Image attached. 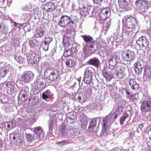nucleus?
<instances>
[{
	"instance_id": "1",
	"label": "nucleus",
	"mask_w": 151,
	"mask_h": 151,
	"mask_svg": "<svg viewBox=\"0 0 151 151\" xmlns=\"http://www.w3.org/2000/svg\"><path fill=\"white\" fill-rule=\"evenodd\" d=\"M123 27L122 33L124 35L131 36L135 31L138 22L136 19L132 17L126 16L122 19Z\"/></svg>"
},
{
	"instance_id": "2",
	"label": "nucleus",
	"mask_w": 151,
	"mask_h": 151,
	"mask_svg": "<svg viewBox=\"0 0 151 151\" xmlns=\"http://www.w3.org/2000/svg\"><path fill=\"white\" fill-rule=\"evenodd\" d=\"M81 37L86 43L83 47V52L85 55L88 56L99 50V43L95 41L92 37L88 35H81Z\"/></svg>"
},
{
	"instance_id": "3",
	"label": "nucleus",
	"mask_w": 151,
	"mask_h": 151,
	"mask_svg": "<svg viewBox=\"0 0 151 151\" xmlns=\"http://www.w3.org/2000/svg\"><path fill=\"white\" fill-rule=\"evenodd\" d=\"M78 19L76 17H70L67 15H62L59 22V25L63 28L69 26L71 29H73L76 26Z\"/></svg>"
},
{
	"instance_id": "4",
	"label": "nucleus",
	"mask_w": 151,
	"mask_h": 151,
	"mask_svg": "<svg viewBox=\"0 0 151 151\" xmlns=\"http://www.w3.org/2000/svg\"><path fill=\"white\" fill-rule=\"evenodd\" d=\"M60 75V72L55 68H49L45 70L44 72V76L45 78L48 80L49 83H52L55 81Z\"/></svg>"
},
{
	"instance_id": "5",
	"label": "nucleus",
	"mask_w": 151,
	"mask_h": 151,
	"mask_svg": "<svg viewBox=\"0 0 151 151\" xmlns=\"http://www.w3.org/2000/svg\"><path fill=\"white\" fill-rule=\"evenodd\" d=\"M115 114V113L111 112L103 119L102 122V130L100 134L101 136L106 135L107 134L109 127L113 121V116Z\"/></svg>"
},
{
	"instance_id": "6",
	"label": "nucleus",
	"mask_w": 151,
	"mask_h": 151,
	"mask_svg": "<svg viewBox=\"0 0 151 151\" xmlns=\"http://www.w3.org/2000/svg\"><path fill=\"white\" fill-rule=\"evenodd\" d=\"M135 4L136 9L141 13L146 12L149 8L148 1L146 0H137Z\"/></svg>"
},
{
	"instance_id": "7",
	"label": "nucleus",
	"mask_w": 151,
	"mask_h": 151,
	"mask_svg": "<svg viewBox=\"0 0 151 151\" xmlns=\"http://www.w3.org/2000/svg\"><path fill=\"white\" fill-rule=\"evenodd\" d=\"M34 74L31 71H25L21 75L19 82L22 85L30 82L33 79Z\"/></svg>"
},
{
	"instance_id": "8",
	"label": "nucleus",
	"mask_w": 151,
	"mask_h": 151,
	"mask_svg": "<svg viewBox=\"0 0 151 151\" xmlns=\"http://www.w3.org/2000/svg\"><path fill=\"white\" fill-rule=\"evenodd\" d=\"M121 55L122 60L125 62L130 61L135 57L134 52L129 50H125L123 51Z\"/></svg>"
},
{
	"instance_id": "9",
	"label": "nucleus",
	"mask_w": 151,
	"mask_h": 151,
	"mask_svg": "<svg viewBox=\"0 0 151 151\" xmlns=\"http://www.w3.org/2000/svg\"><path fill=\"white\" fill-rule=\"evenodd\" d=\"M34 84L37 86V88L34 90L36 91L37 89L38 91H41L44 89L46 86V84L44 79L42 77L38 76Z\"/></svg>"
},
{
	"instance_id": "10",
	"label": "nucleus",
	"mask_w": 151,
	"mask_h": 151,
	"mask_svg": "<svg viewBox=\"0 0 151 151\" xmlns=\"http://www.w3.org/2000/svg\"><path fill=\"white\" fill-rule=\"evenodd\" d=\"M136 43L141 50L145 49L148 47L149 42L147 38L144 36H142L136 41Z\"/></svg>"
},
{
	"instance_id": "11",
	"label": "nucleus",
	"mask_w": 151,
	"mask_h": 151,
	"mask_svg": "<svg viewBox=\"0 0 151 151\" xmlns=\"http://www.w3.org/2000/svg\"><path fill=\"white\" fill-rule=\"evenodd\" d=\"M29 95L28 87H25L24 89L21 90L19 92L18 99L20 101H25L27 99Z\"/></svg>"
},
{
	"instance_id": "12",
	"label": "nucleus",
	"mask_w": 151,
	"mask_h": 151,
	"mask_svg": "<svg viewBox=\"0 0 151 151\" xmlns=\"http://www.w3.org/2000/svg\"><path fill=\"white\" fill-rule=\"evenodd\" d=\"M9 69V65L4 62L0 63V77L3 78L7 73Z\"/></svg>"
},
{
	"instance_id": "13",
	"label": "nucleus",
	"mask_w": 151,
	"mask_h": 151,
	"mask_svg": "<svg viewBox=\"0 0 151 151\" xmlns=\"http://www.w3.org/2000/svg\"><path fill=\"white\" fill-rule=\"evenodd\" d=\"M9 138L14 142L17 146L19 145L22 142L23 139L19 137V134L14 132L10 134Z\"/></svg>"
},
{
	"instance_id": "14",
	"label": "nucleus",
	"mask_w": 151,
	"mask_h": 151,
	"mask_svg": "<svg viewBox=\"0 0 151 151\" xmlns=\"http://www.w3.org/2000/svg\"><path fill=\"white\" fill-rule=\"evenodd\" d=\"M119 60L116 55H114L111 57L108 60L109 63V68L111 70L114 69L116 67L117 63L119 61Z\"/></svg>"
},
{
	"instance_id": "15",
	"label": "nucleus",
	"mask_w": 151,
	"mask_h": 151,
	"mask_svg": "<svg viewBox=\"0 0 151 151\" xmlns=\"http://www.w3.org/2000/svg\"><path fill=\"white\" fill-rule=\"evenodd\" d=\"M27 58L28 63L32 64L38 63L40 60L38 55L32 53H30L27 56Z\"/></svg>"
},
{
	"instance_id": "16",
	"label": "nucleus",
	"mask_w": 151,
	"mask_h": 151,
	"mask_svg": "<svg viewBox=\"0 0 151 151\" xmlns=\"http://www.w3.org/2000/svg\"><path fill=\"white\" fill-rule=\"evenodd\" d=\"M115 68L114 73L117 78H121L125 76V68L122 65H118Z\"/></svg>"
},
{
	"instance_id": "17",
	"label": "nucleus",
	"mask_w": 151,
	"mask_h": 151,
	"mask_svg": "<svg viewBox=\"0 0 151 151\" xmlns=\"http://www.w3.org/2000/svg\"><path fill=\"white\" fill-rule=\"evenodd\" d=\"M98 118H93L89 124L88 130L90 132H96L99 129V128L96 127Z\"/></svg>"
},
{
	"instance_id": "18",
	"label": "nucleus",
	"mask_w": 151,
	"mask_h": 151,
	"mask_svg": "<svg viewBox=\"0 0 151 151\" xmlns=\"http://www.w3.org/2000/svg\"><path fill=\"white\" fill-rule=\"evenodd\" d=\"M142 111L144 112L151 111V100L147 99L142 103L141 107Z\"/></svg>"
},
{
	"instance_id": "19",
	"label": "nucleus",
	"mask_w": 151,
	"mask_h": 151,
	"mask_svg": "<svg viewBox=\"0 0 151 151\" xmlns=\"http://www.w3.org/2000/svg\"><path fill=\"white\" fill-rule=\"evenodd\" d=\"M110 8L106 7L102 9L99 14L100 19L104 20L106 18L110 16Z\"/></svg>"
},
{
	"instance_id": "20",
	"label": "nucleus",
	"mask_w": 151,
	"mask_h": 151,
	"mask_svg": "<svg viewBox=\"0 0 151 151\" xmlns=\"http://www.w3.org/2000/svg\"><path fill=\"white\" fill-rule=\"evenodd\" d=\"M102 73L103 76L107 82L110 81L113 78V74L107 71V67H104V68L102 70Z\"/></svg>"
},
{
	"instance_id": "21",
	"label": "nucleus",
	"mask_w": 151,
	"mask_h": 151,
	"mask_svg": "<svg viewBox=\"0 0 151 151\" xmlns=\"http://www.w3.org/2000/svg\"><path fill=\"white\" fill-rule=\"evenodd\" d=\"M93 11L86 7H83L81 9V13L82 16L84 15L85 17L87 16L90 17L94 15Z\"/></svg>"
},
{
	"instance_id": "22",
	"label": "nucleus",
	"mask_w": 151,
	"mask_h": 151,
	"mask_svg": "<svg viewBox=\"0 0 151 151\" xmlns=\"http://www.w3.org/2000/svg\"><path fill=\"white\" fill-rule=\"evenodd\" d=\"M56 6L54 3L51 2H47L44 6V9L47 12H52L55 9Z\"/></svg>"
},
{
	"instance_id": "23",
	"label": "nucleus",
	"mask_w": 151,
	"mask_h": 151,
	"mask_svg": "<svg viewBox=\"0 0 151 151\" xmlns=\"http://www.w3.org/2000/svg\"><path fill=\"white\" fill-rule=\"evenodd\" d=\"M129 85L134 91H137L139 89V84L137 82L136 80L132 78L129 80Z\"/></svg>"
},
{
	"instance_id": "24",
	"label": "nucleus",
	"mask_w": 151,
	"mask_h": 151,
	"mask_svg": "<svg viewBox=\"0 0 151 151\" xmlns=\"http://www.w3.org/2000/svg\"><path fill=\"white\" fill-rule=\"evenodd\" d=\"M34 132L40 139H42L44 137V134L41 127L39 126L35 127Z\"/></svg>"
},
{
	"instance_id": "25",
	"label": "nucleus",
	"mask_w": 151,
	"mask_h": 151,
	"mask_svg": "<svg viewBox=\"0 0 151 151\" xmlns=\"http://www.w3.org/2000/svg\"><path fill=\"white\" fill-rule=\"evenodd\" d=\"M88 64L92 65L98 68L99 67L100 62L97 57H95L90 59L87 62Z\"/></svg>"
},
{
	"instance_id": "26",
	"label": "nucleus",
	"mask_w": 151,
	"mask_h": 151,
	"mask_svg": "<svg viewBox=\"0 0 151 151\" xmlns=\"http://www.w3.org/2000/svg\"><path fill=\"white\" fill-rule=\"evenodd\" d=\"M45 34V30L43 28H40L36 30L34 36L36 38H41L43 37Z\"/></svg>"
},
{
	"instance_id": "27",
	"label": "nucleus",
	"mask_w": 151,
	"mask_h": 151,
	"mask_svg": "<svg viewBox=\"0 0 151 151\" xmlns=\"http://www.w3.org/2000/svg\"><path fill=\"white\" fill-rule=\"evenodd\" d=\"M94 72L93 68L88 66L85 69L84 76L93 78Z\"/></svg>"
},
{
	"instance_id": "28",
	"label": "nucleus",
	"mask_w": 151,
	"mask_h": 151,
	"mask_svg": "<svg viewBox=\"0 0 151 151\" xmlns=\"http://www.w3.org/2000/svg\"><path fill=\"white\" fill-rule=\"evenodd\" d=\"M70 35L68 34H65L63 39V43L65 47H67L70 45Z\"/></svg>"
},
{
	"instance_id": "29",
	"label": "nucleus",
	"mask_w": 151,
	"mask_h": 151,
	"mask_svg": "<svg viewBox=\"0 0 151 151\" xmlns=\"http://www.w3.org/2000/svg\"><path fill=\"white\" fill-rule=\"evenodd\" d=\"M68 126L65 125H62L60 128V132L63 137H67L68 136Z\"/></svg>"
},
{
	"instance_id": "30",
	"label": "nucleus",
	"mask_w": 151,
	"mask_h": 151,
	"mask_svg": "<svg viewBox=\"0 0 151 151\" xmlns=\"http://www.w3.org/2000/svg\"><path fill=\"white\" fill-rule=\"evenodd\" d=\"M68 136H74L77 135L78 133V128L73 127L71 126H68Z\"/></svg>"
},
{
	"instance_id": "31",
	"label": "nucleus",
	"mask_w": 151,
	"mask_h": 151,
	"mask_svg": "<svg viewBox=\"0 0 151 151\" xmlns=\"http://www.w3.org/2000/svg\"><path fill=\"white\" fill-rule=\"evenodd\" d=\"M134 70L136 73L139 74L142 70L143 67L139 62L135 63L134 64Z\"/></svg>"
},
{
	"instance_id": "32",
	"label": "nucleus",
	"mask_w": 151,
	"mask_h": 151,
	"mask_svg": "<svg viewBox=\"0 0 151 151\" xmlns=\"http://www.w3.org/2000/svg\"><path fill=\"white\" fill-rule=\"evenodd\" d=\"M65 63L67 66L69 68L73 67L75 66L76 64L75 60L70 58H67L66 60Z\"/></svg>"
},
{
	"instance_id": "33",
	"label": "nucleus",
	"mask_w": 151,
	"mask_h": 151,
	"mask_svg": "<svg viewBox=\"0 0 151 151\" xmlns=\"http://www.w3.org/2000/svg\"><path fill=\"white\" fill-rule=\"evenodd\" d=\"M114 40L116 42H121L123 39V37L122 35L119 34L118 32L116 33H114L113 35Z\"/></svg>"
},
{
	"instance_id": "34",
	"label": "nucleus",
	"mask_w": 151,
	"mask_h": 151,
	"mask_svg": "<svg viewBox=\"0 0 151 151\" xmlns=\"http://www.w3.org/2000/svg\"><path fill=\"white\" fill-rule=\"evenodd\" d=\"M143 78L146 80L151 78V66L145 69Z\"/></svg>"
},
{
	"instance_id": "35",
	"label": "nucleus",
	"mask_w": 151,
	"mask_h": 151,
	"mask_svg": "<svg viewBox=\"0 0 151 151\" xmlns=\"http://www.w3.org/2000/svg\"><path fill=\"white\" fill-rule=\"evenodd\" d=\"M8 31L7 27L4 25L2 22H0V33L6 34Z\"/></svg>"
},
{
	"instance_id": "36",
	"label": "nucleus",
	"mask_w": 151,
	"mask_h": 151,
	"mask_svg": "<svg viewBox=\"0 0 151 151\" xmlns=\"http://www.w3.org/2000/svg\"><path fill=\"white\" fill-rule=\"evenodd\" d=\"M118 3L119 6L122 9L126 7L128 4L126 0H118Z\"/></svg>"
},
{
	"instance_id": "37",
	"label": "nucleus",
	"mask_w": 151,
	"mask_h": 151,
	"mask_svg": "<svg viewBox=\"0 0 151 151\" xmlns=\"http://www.w3.org/2000/svg\"><path fill=\"white\" fill-rule=\"evenodd\" d=\"M4 86L5 88H8L10 89L11 91H13L15 88L14 85L13 83L10 81H6V82L4 83Z\"/></svg>"
},
{
	"instance_id": "38",
	"label": "nucleus",
	"mask_w": 151,
	"mask_h": 151,
	"mask_svg": "<svg viewBox=\"0 0 151 151\" xmlns=\"http://www.w3.org/2000/svg\"><path fill=\"white\" fill-rule=\"evenodd\" d=\"M72 141L70 139H68L62 140L57 142V144L61 146L67 145L72 143Z\"/></svg>"
},
{
	"instance_id": "39",
	"label": "nucleus",
	"mask_w": 151,
	"mask_h": 151,
	"mask_svg": "<svg viewBox=\"0 0 151 151\" xmlns=\"http://www.w3.org/2000/svg\"><path fill=\"white\" fill-rule=\"evenodd\" d=\"M129 117V114L126 112L124 113L123 115L119 119V122L121 125H123L124 124V122L125 120Z\"/></svg>"
},
{
	"instance_id": "40",
	"label": "nucleus",
	"mask_w": 151,
	"mask_h": 151,
	"mask_svg": "<svg viewBox=\"0 0 151 151\" xmlns=\"http://www.w3.org/2000/svg\"><path fill=\"white\" fill-rule=\"evenodd\" d=\"M110 22L109 20L106 21L104 20L103 24V30L107 32L109 29V27L110 25Z\"/></svg>"
},
{
	"instance_id": "41",
	"label": "nucleus",
	"mask_w": 151,
	"mask_h": 151,
	"mask_svg": "<svg viewBox=\"0 0 151 151\" xmlns=\"http://www.w3.org/2000/svg\"><path fill=\"white\" fill-rule=\"evenodd\" d=\"M76 113L71 112L68 114V119L71 120H75L76 119Z\"/></svg>"
},
{
	"instance_id": "42",
	"label": "nucleus",
	"mask_w": 151,
	"mask_h": 151,
	"mask_svg": "<svg viewBox=\"0 0 151 151\" xmlns=\"http://www.w3.org/2000/svg\"><path fill=\"white\" fill-rule=\"evenodd\" d=\"M80 46L78 44H76L75 45H73V46L70 48L72 54H73L77 52L78 50L80 49Z\"/></svg>"
},
{
	"instance_id": "43",
	"label": "nucleus",
	"mask_w": 151,
	"mask_h": 151,
	"mask_svg": "<svg viewBox=\"0 0 151 151\" xmlns=\"http://www.w3.org/2000/svg\"><path fill=\"white\" fill-rule=\"evenodd\" d=\"M14 58L17 63H24V59L21 56H14Z\"/></svg>"
},
{
	"instance_id": "44",
	"label": "nucleus",
	"mask_w": 151,
	"mask_h": 151,
	"mask_svg": "<svg viewBox=\"0 0 151 151\" xmlns=\"http://www.w3.org/2000/svg\"><path fill=\"white\" fill-rule=\"evenodd\" d=\"M40 8L37 5H34L33 8L31 12V14L33 15H37L39 12V9Z\"/></svg>"
},
{
	"instance_id": "45",
	"label": "nucleus",
	"mask_w": 151,
	"mask_h": 151,
	"mask_svg": "<svg viewBox=\"0 0 151 151\" xmlns=\"http://www.w3.org/2000/svg\"><path fill=\"white\" fill-rule=\"evenodd\" d=\"M127 101L126 100H121L118 104L119 106L118 108L117 109V110L119 109V110L120 109H122V108H124L126 105Z\"/></svg>"
},
{
	"instance_id": "46",
	"label": "nucleus",
	"mask_w": 151,
	"mask_h": 151,
	"mask_svg": "<svg viewBox=\"0 0 151 151\" xmlns=\"http://www.w3.org/2000/svg\"><path fill=\"white\" fill-rule=\"evenodd\" d=\"M93 78L84 76L83 79V81L86 84H89L90 83Z\"/></svg>"
},
{
	"instance_id": "47",
	"label": "nucleus",
	"mask_w": 151,
	"mask_h": 151,
	"mask_svg": "<svg viewBox=\"0 0 151 151\" xmlns=\"http://www.w3.org/2000/svg\"><path fill=\"white\" fill-rule=\"evenodd\" d=\"M54 125V124L53 120L52 119H49L48 122V125L50 132L52 131V130Z\"/></svg>"
},
{
	"instance_id": "48",
	"label": "nucleus",
	"mask_w": 151,
	"mask_h": 151,
	"mask_svg": "<svg viewBox=\"0 0 151 151\" xmlns=\"http://www.w3.org/2000/svg\"><path fill=\"white\" fill-rule=\"evenodd\" d=\"M103 0H93V3L94 4L98 5H99V9H97L94 6V11L95 10V9H96L97 11L98 10L99 11V9H101V2Z\"/></svg>"
},
{
	"instance_id": "49",
	"label": "nucleus",
	"mask_w": 151,
	"mask_h": 151,
	"mask_svg": "<svg viewBox=\"0 0 151 151\" xmlns=\"http://www.w3.org/2000/svg\"><path fill=\"white\" fill-rule=\"evenodd\" d=\"M13 25L14 26V27L16 28H18L19 29H21L22 27H25L26 26V24L24 23L19 24L16 22H14V24Z\"/></svg>"
},
{
	"instance_id": "50",
	"label": "nucleus",
	"mask_w": 151,
	"mask_h": 151,
	"mask_svg": "<svg viewBox=\"0 0 151 151\" xmlns=\"http://www.w3.org/2000/svg\"><path fill=\"white\" fill-rule=\"evenodd\" d=\"M49 46V44L44 42V41H42V42L41 47L43 49V50L45 51H46L48 49Z\"/></svg>"
},
{
	"instance_id": "51",
	"label": "nucleus",
	"mask_w": 151,
	"mask_h": 151,
	"mask_svg": "<svg viewBox=\"0 0 151 151\" xmlns=\"http://www.w3.org/2000/svg\"><path fill=\"white\" fill-rule=\"evenodd\" d=\"M22 9L24 11L27 10L28 11H32L31 5V4L24 5L22 7Z\"/></svg>"
},
{
	"instance_id": "52",
	"label": "nucleus",
	"mask_w": 151,
	"mask_h": 151,
	"mask_svg": "<svg viewBox=\"0 0 151 151\" xmlns=\"http://www.w3.org/2000/svg\"><path fill=\"white\" fill-rule=\"evenodd\" d=\"M111 9L114 13L117 14L118 13L119 8L118 7L117 5H116L114 3L112 5Z\"/></svg>"
},
{
	"instance_id": "53",
	"label": "nucleus",
	"mask_w": 151,
	"mask_h": 151,
	"mask_svg": "<svg viewBox=\"0 0 151 151\" xmlns=\"http://www.w3.org/2000/svg\"><path fill=\"white\" fill-rule=\"evenodd\" d=\"M139 98L138 95V94H134L131 95V97L129 99L131 101H135Z\"/></svg>"
},
{
	"instance_id": "54",
	"label": "nucleus",
	"mask_w": 151,
	"mask_h": 151,
	"mask_svg": "<svg viewBox=\"0 0 151 151\" xmlns=\"http://www.w3.org/2000/svg\"><path fill=\"white\" fill-rule=\"evenodd\" d=\"M26 139L27 142H31L34 139V137L33 134H27Z\"/></svg>"
},
{
	"instance_id": "55",
	"label": "nucleus",
	"mask_w": 151,
	"mask_h": 151,
	"mask_svg": "<svg viewBox=\"0 0 151 151\" xmlns=\"http://www.w3.org/2000/svg\"><path fill=\"white\" fill-rule=\"evenodd\" d=\"M72 54L71 51L70 49L68 50H65L63 55L65 57H68Z\"/></svg>"
},
{
	"instance_id": "56",
	"label": "nucleus",
	"mask_w": 151,
	"mask_h": 151,
	"mask_svg": "<svg viewBox=\"0 0 151 151\" xmlns=\"http://www.w3.org/2000/svg\"><path fill=\"white\" fill-rule=\"evenodd\" d=\"M86 97L85 98L83 97L82 94H80L78 96L77 99L79 102L81 103H83L86 100Z\"/></svg>"
},
{
	"instance_id": "57",
	"label": "nucleus",
	"mask_w": 151,
	"mask_h": 151,
	"mask_svg": "<svg viewBox=\"0 0 151 151\" xmlns=\"http://www.w3.org/2000/svg\"><path fill=\"white\" fill-rule=\"evenodd\" d=\"M92 89L90 88H87L86 91V98L87 97L90 96L91 95L92 93Z\"/></svg>"
},
{
	"instance_id": "58",
	"label": "nucleus",
	"mask_w": 151,
	"mask_h": 151,
	"mask_svg": "<svg viewBox=\"0 0 151 151\" xmlns=\"http://www.w3.org/2000/svg\"><path fill=\"white\" fill-rule=\"evenodd\" d=\"M52 40V38L51 37L47 36L45 37V40L43 41L49 44Z\"/></svg>"
},
{
	"instance_id": "59",
	"label": "nucleus",
	"mask_w": 151,
	"mask_h": 151,
	"mask_svg": "<svg viewBox=\"0 0 151 151\" xmlns=\"http://www.w3.org/2000/svg\"><path fill=\"white\" fill-rule=\"evenodd\" d=\"M124 91L126 95V98L127 99H129L131 97V94L129 92V90L125 88L124 89Z\"/></svg>"
},
{
	"instance_id": "60",
	"label": "nucleus",
	"mask_w": 151,
	"mask_h": 151,
	"mask_svg": "<svg viewBox=\"0 0 151 151\" xmlns=\"http://www.w3.org/2000/svg\"><path fill=\"white\" fill-rule=\"evenodd\" d=\"M147 144L148 146V150L151 151V139L150 138L147 139Z\"/></svg>"
},
{
	"instance_id": "61",
	"label": "nucleus",
	"mask_w": 151,
	"mask_h": 151,
	"mask_svg": "<svg viewBox=\"0 0 151 151\" xmlns=\"http://www.w3.org/2000/svg\"><path fill=\"white\" fill-rule=\"evenodd\" d=\"M10 123L8 122H6L4 123V125L6 128V129L7 130H9L11 128H10L11 127V125Z\"/></svg>"
},
{
	"instance_id": "62",
	"label": "nucleus",
	"mask_w": 151,
	"mask_h": 151,
	"mask_svg": "<svg viewBox=\"0 0 151 151\" xmlns=\"http://www.w3.org/2000/svg\"><path fill=\"white\" fill-rule=\"evenodd\" d=\"M30 15V14L28 13H24L23 14L22 16V18L24 20H26L28 19Z\"/></svg>"
},
{
	"instance_id": "63",
	"label": "nucleus",
	"mask_w": 151,
	"mask_h": 151,
	"mask_svg": "<svg viewBox=\"0 0 151 151\" xmlns=\"http://www.w3.org/2000/svg\"><path fill=\"white\" fill-rule=\"evenodd\" d=\"M86 116H85V118H83L81 120V124L84 125H86L88 123L87 120L86 118Z\"/></svg>"
},
{
	"instance_id": "64",
	"label": "nucleus",
	"mask_w": 151,
	"mask_h": 151,
	"mask_svg": "<svg viewBox=\"0 0 151 151\" xmlns=\"http://www.w3.org/2000/svg\"><path fill=\"white\" fill-rule=\"evenodd\" d=\"M144 126V124H139L137 128V131L138 132H140V131H141L142 129V128Z\"/></svg>"
}]
</instances>
